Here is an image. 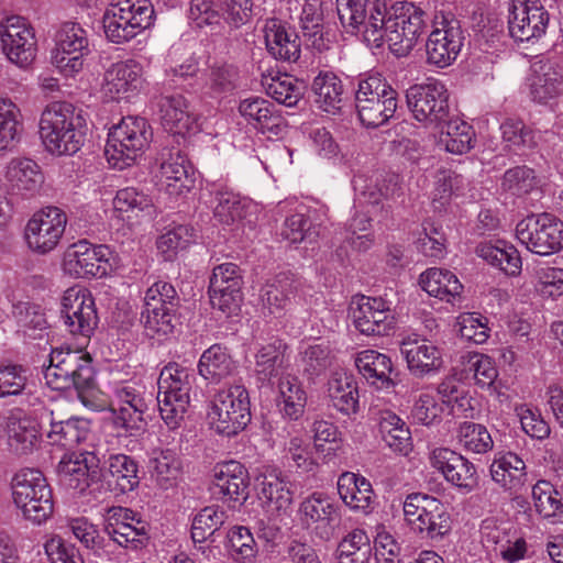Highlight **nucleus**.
I'll return each mask as SVG.
<instances>
[{
    "instance_id": "obj_1",
    "label": "nucleus",
    "mask_w": 563,
    "mask_h": 563,
    "mask_svg": "<svg viewBox=\"0 0 563 563\" xmlns=\"http://www.w3.org/2000/svg\"><path fill=\"white\" fill-rule=\"evenodd\" d=\"M87 120L82 109L66 101L52 102L40 119V136L52 155H74L85 144Z\"/></svg>"
},
{
    "instance_id": "obj_2",
    "label": "nucleus",
    "mask_w": 563,
    "mask_h": 563,
    "mask_svg": "<svg viewBox=\"0 0 563 563\" xmlns=\"http://www.w3.org/2000/svg\"><path fill=\"white\" fill-rule=\"evenodd\" d=\"M154 9L150 0H113L102 18L106 37L124 44L150 27Z\"/></svg>"
},
{
    "instance_id": "obj_3",
    "label": "nucleus",
    "mask_w": 563,
    "mask_h": 563,
    "mask_svg": "<svg viewBox=\"0 0 563 563\" xmlns=\"http://www.w3.org/2000/svg\"><path fill=\"white\" fill-rule=\"evenodd\" d=\"M194 373L177 364H167L159 374L157 404L164 422L175 429L180 424L190 402Z\"/></svg>"
},
{
    "instance_id": "obj_4",
    "label": "nucleus",
    "mask_w": 563,
    "mask_h": 563,
    "mask_svg": "<svg viewBox=\"0 0 563 563\" xmlns=\"http://www.w3.org/2000/svg\"><path fill=\"white\" fill-rule=\"evenodd\" d=\"M210 428L218 434L233 437L251 421L249 391L242 385L220 389L212 398L207 413Z\"/></svg>"
},
{
    "instance_id": "obj_5",
    "label": "nucleus",
    "mask_w": 563,
    "mask_h": 563,
    "mask_svg": "<svg viewBox=\"0 0 563 563\" xmlns=\"http://www.w3.org/2000/svg\"><path fill=\"white\" fill-rule=\"evenodd\" d=\"M428 23L426 12L412 2H399L391 7L383 35V45L387 44L397 57L407 56L415 47Z\"/></svg>"
},
{
    "instance_id": "obj_6",
    "label": "nucleus",
    "mask_w": 563,
    "mask_h": 563,
    "mask_svg": "<svg viewBox=\"0 0 563 563\" xmlns=\"http://www.w3.org/2000/svg\"><path fill=\"white\" fill-rule=\"evenodd\" d=\"M44 378L46 384L55 390L74 387L81 399L95 387L91 358L73 351H53L49 365L44 371Z\"/></svg>"
},
{
    "instance_id": "obj_7",
    "label": "nucleus",
    "mask_w": 563,
    "mask_h": 563,
    "mask_svg": "<svg viewBox=\"0 0 563 563\" xmlns=\"http://www.w3.org/2000/svg\"><path fill=\"white\" fill-rule=\"evenodd\" d=\"M355 107L364 126L378 128L394 117L397 91L379 75L369 76L358 81Z\"/></svg>"
},
{
    "instance_id": "obj_8",
    "label": "nucleus",
    "mask_w": 563,
    "mask_h": 563,
    "mask_svg": "<svg viewBox=\"0 0 563 563\" xmlns=\"http://www.w3.org/2000/svg\"><path fill=\"white\" fill-rule=\"evenodd\" d=\"M152 136L147 121L139 117H124L108 134L106 155L114 167L123 169L140 157Z\"/></svg>"
},
{
    "instance_id": "obj_9",
    "label": "nucleus",
    "mask_w": 563,
    "mask_h": 563,
    "mask_svg": "<svg viewBox=\"0 0 563 563\" xmlns=\"http://www.w3.org/2000/svg\"><path fill=\"white\" fill-rule=\"evenodd\" d=\"M339 19L343 26L363 35L367 45L383 46L385 21L389 14L380 0H336Z\"/></svg>"
},
{
    "instance_id": "obj_10",
    "label": "nucleus",
    "mask_w": 563,
    "mask_h": 563,
    "mask_svg": "<svg viewBox=\"0 0 563 563\" xmlns=\"http://www.w3.org/2000/svg\"><path fill=\"white\" fill-rule=\"evenodd\" d=\"M12 496L23 516L34 523H42L53 512L52 492L38 470L19 471L12 479Z\"/></svg>"
},
{
    "instance_id": "obj_11",
    "label": "nucleus",
    "mask_w": 563,
    "mask_h": 563,
    "mask_svg": "<svg viewBox=\"0 0 563 563\" xmlns=\"http://www.w3.org/2000/svg\"><path fill=\"white\" fill-rule=\"evenodd\" d=\"M406 102L413 119L426 128H439L450 117L449 92L439 80H428L406 90Z\"/></svg>"
},
{
    "instance_id": "obj_12",
    "label": "nucleus",
    "mask_w": 563,
    "mask_h": 563,
    "mask_svg": "<svg viewBox=\"0 0 563 563\" xmlns=\"http://www.w3.org/2000/svg\"><path fill=\"white\" fill-rule=\"evenodd\" d=\"M90 53L87 31L76 22H66L57 31L51 60L65 77L78 74Z\"/></svg>"
},
{
    "instance_id": "obj_13",
    "label": "nucleus",
    "mask_w": 563,
    "mask_h": 563,
    "mask_svg": "<svg viewBox=\"0 0 563 563\" xmlns=\"http://www.w3.org/2000/svg\"><path fill=\"white\" fill-rule=\"evenodd\" d=\"M516 235L530 252L548 256L563 249V222L550 213L530 216L516 227Z\"/></svg>"
},
{
    "instance_id": "obj_14",
    "label": "nucleus",
    "mask_w": 563,
    "mask_h": 563,
    "mask_svg": "<svg viewBox=\"0 0 563 563\" xmlns=\"http://www.w3.org/2000/svg\"><path fill=\"white\" fill-rule=\"evenodd\" d=\"M152 402V394L133 380L114 385L111 396V409L115 423L126 431H141L145 427L144 413Z\"/></svg>"
},
{
    "instance_id": "obj_15",
    "label": "nucleus",
    "mask_w": 563,
    "mask_h": 563,
    "mask_svg": "<svg viewBox=\"0 0 563 563\" xmlns=\"http://www.w3.org/2000/svg\"><path fill=\"white\" fill-rule=\"evenodd\" d=\"M68 222L64 210L47 206L36 211L25 227V240L36 253L47 254L60 242Z\"/></svg>"
},
{
    "instance_id": "obj_16",
    "label": "nucleus",
    "mask_w": 563,
    "mask_h": 563,
    "mask_svg": "<svg viewBox=\"0 0 563 563\" xmlns=\"http://www.w3.org/2000/svg\"><path fill=\"white\" fill-rule=\"evenodd\" d=\"M62 319L71 334L89 338L98 324L95 299L82 287L68 288L62 298Z\"/></svg>"
},
{
    "instance_id": "obj_17",
    "label": "nucleus",
    "mask_w": 563,
    "mask_h": 563,
    "mask_svg": "<svg viewBox=\"0 0 563 563\" xmlns=\"http://www.w3.org/2000/svg\"><path fill=\"white\" fill-rule=\"evenodd\" d=\"M0 40L2 51L12 64L20 68L32 64L36 56V42L31 26L23 18L12 15L1 21Z\"/></svg>"
},
{
    "instance_id": "obj_18",
    "label": "nucleus",
    "mask_w": 563,
    "mask_h": 563,
    "mask_svg": "<svg viewBox=\"0 0 563 563\" xmlns=\"http://www.w3.org/2000/svg\"><path fill=\"white\" fill-rule=\"evenodd\" d=\"M464 33L455 19L443 18L437 22L426 43L427 62L440 68L450 66L459 56Z\"/></svg>"
},
{
    "instance_id": "obj_19",
    "label": "nucleus",
    "mask_w": 563,
    "mask_h": 563,
    "mask_svg": "<svg viewBox=\"0 0 563 563\" xmlns=\"http://www.w3.org/2000/svg\"><path fill=\"white\" fill-rule=\"evenodd\" d=\"M351 316L355 328L366 335H386L395 327L390 306L380 297L355 298L352 301Z\"/></svg>"
},
{
    "instance_id": "obj_20",
    "label": "nucleus",
    "mask_w": 563,
    "mask_h": 563,
    "mask_svg": "<svg viewBox=\"0 0 563 563\" xmlns=\"http://www.w3.org/2000/svg\"><path fill=\"white\" fill-rule=\"evenodd\" d=\"M549 13L532 0H516L510 10L508 29L516 42H532L545 34Z\"/></svg>"
},
{
    "instance_id": "obj_21",
    "label": "nucleus",
    "mask_w": 563,
    "mask_h": 563,
    "mask_svg": "<svg viewBox=\"0 0 563 563\" xmlns=\"http://www.w3.org/2000/svg\"><path fill=\"white\" fill-rule=\"evenodd\" d=\"M108 247L86 240L70 245L64 255L65 273L76 278L102 276L107 273Z\"/></svg>"
},
{
    "instance_id": "obj_22",
    "label": "nucleus",
    "mask_w": 563,
    "mask_h": 563,
    "mask_svg": "<svg viewBox=\"0 0 563 563\" xmlns=\"http://www.w3.org/2000/svg\"><path fill=\"white\" fill-rule=\"evenodd\" d=\"M430 463L449 483L464 493H471L477 486L475 465L451 449H434L430 454Z\"/></svg>"
},
{
    "instance_id": "obj_23",
    "label": "nucleus",
    "mask_w": 563,
    "mask_h": 563,
    "mask_svg": "<svg viewBox=\"0 0 563 563\" xmlns=\"http://www.w3.org/2000/svg\"><path fill=\"white\" fill-rule=\"evenodd\" d=\"M2 427L7 443L15 454L33 452L40 441V427L36 419L22 409L10 410L4 417Z\"/></svg>"
},
{
    "instance_id": "obj_24",
    "label": "nucleus",
    "mask_w": 563,
    "mask_h": 563,
    "mask_svg": "<svg viewBox=\"0 0 563 563\" xmlns=\"http://www.w3.org/2000/svg\"><path fill=\"white\" fill-rule=\"evenodd\" d=\"M156 106L161 123L167 132L184 135L196 130L197 118L183 95H162L157 98Z\"/></svg>"
},
{
    "instance_id": "obj_25",
    "label": "nucleus",
    "mask_w": 563,
    "mask_h": 563,
    "mask_svg": "<svg viewBox=\"0 0 563 563\" xmlns=\"http://www.w3.org/2000/svg\"><path fill=\"white\" fill-rule=\"evenodd\" d=\"M302 525L314 529L321 537H328L340 520L338 505L322 493H313L299 507Z\"/></svg>"
},
{
    "instance_id": "obj_26",
    "label": "nucleus",
    "mask_w": 563,
    "mask_h": 563,
    "mask_svg": "<svg viewBox=\"0 0 563 563\" xmlns=\"http://www.w3.org/2000/svg\"><path fill=\"white\" fill-rule=\"evenodd\" d=\"M288 345L279 338H271L258 345L255 353L254 374L263 385L273 386L275 379L287 372Z\"/></svg>"
},
{
    "instance_id": "obj_27",
    "label": "nucleus",
    "mask_w": 563,
    "mask_h": 563,
    "mask_svg": "<svg viewBox=\"0 0 563 563\" xmlns=\"http://www.w3.org/2000/svg\"><path fill=\"white\" fill-rule=\"evenodd\" d=\"M249 472L240 462L232 460L214 466V494L222 498L243 504L249 497Z\"/></svg>"
},
{
    "instance_id": "obj_28",
    "label": "nucleus",
    "mask_w": 563,
    "mask_h": 563,
    "mask_svg": "<svg viewBox=\"0 0 563 563\" xmlns=\"http://www.w3.org/2000/svg\"><path fill=\"white\" fill-rule=\"evenodd\" d=\"M261 477L258 496L266 512L277 516L286 511L294 496L286 476L276 467H266Z\"/></svg>"
},
{
    "instance_id": "obj_29",
    "label": "nucleus",
    "mask_w": 563,
    "mask_h": 563,
    "mask_svg": "<svg viewBox=\"0 0 563 563\" xmlns=\"http://www.w3.org/2000/svg\"><path fill=\"white\" fill-rule=\"evenodd\" d=\"M141 74V65L133 59L114 63L104 71L101 91L111 100L126 98L137 90Z\"/></svg>"
},
{
    "instance_id": "obj_30",
    "label": "nucleus",
    "mask_w": 563,
    "mask_h": 563,
    "mask_svg": "<svg viewBox=\"0 0 563 563\" xmlns=\"http://www.w3.org/2000/svg\"><path fill=\"white\" fill-rule=\"evenodd\" d=\"M531 98L539 103H547L563 95V73L559 65L550 60L532 64L528 78Z\"/></svg>"
},
{
    "instance_id": "obj_31",
    "label": "nucleus",
    "mask_w": 563,
    "mask_h": 563,
    "mask_svg": "<svg viewBox=\"0 0 563 563\" xmlns=\"http://www.w3.org/2000/svg\"><path fill=\"white\" fill-rule=\"evenodd\" d=\"M157 162L159 164L157 177L170 195H181L192 187L194 179L189 174V163L180 151L164 148Z\"/></svg>"
},
{
    "instance_id": "obj_32",
    "label": "nucleus",
    "mask_w": 563,
    "mask_h": 563,
    "mask_svg": "<svg viewBox=\"0 0 563 563\" xmlns=\"http://www.w3.org/2000/svg\"><path fill=\"white\" fill-rule=\"evenodd\" d=\"M401 354L409 371L418 377L439 371L443 363L440 350L430 341L418 336H408L402 341Z\"/></svg>"
},
{
    "instance_id": "obj_33",
    "label": "nucleus",
    "mask_w": 563,
    "mask_h": 563,
    "mask_svg": "<svg viewBox=\"0 0 563 563\" xmlns=\"http://www.w3.org/2000/svg\"><path fill=\"white\" fill-rule=\"evenodd\" d=\"M265 44L268 53L283 62L294 63L300 57L298 34L277 19H269L264 26Z\"/></svg>"
},
{
    "instance_id": "obj_34",
    "label": "nucleus",
    "mask_w": 563,
    "mask_h": 563,
    "mask_svg": "<svg viewBox=\"0 0 563 563\" xmlns=\"http://www.w3.org/2000/svg\"><path fill=\"white\" fill-rule=\"evenodd\" d=\"M98 457L89 451L71 452L58 463V475L73 489L84 492L89 486V476L96 473Z\"/></svg>"
},
{
    "instance_id": "obj_35",
    "label": "nucleus",
    "mask_w": 563,
    "mask_h": 563,
    "mask_svg": "<svg viewBox=\"0 0 563 563\" xmlns=\"http://www.w3.org/2000/svg\"><path fill=\"white\" fill-rule=\"evenodd\" d=\"M239 113L258 131L277 134L280 130L282 117L275 106L261 97H250L239 103Z\"/></svg>"
},
{
    "instance_id": "obj_36",
    "label": "nucleus",
    "mask_w": 563,
    "mask_h": 563,
    "mask_svg": "<svg viewBox=\"0 0 563 563\" xmlns=\"http://www.w3.org/2000/svg\"><path fill=\"white\" fill-rule=\"evenodd\" d=\"M24 132L20 108L9 98H0V156L13 152Z\"/></svg>"
},
{
    "instance_id": "obj_37",
    "label": "nucleus",
    "mask_w": 563,
    "mask_h": 563,
    "mask_svg": "<svg viewBox=\"0 0 563 563\" xmlns=\"http://www.w3.org/2000/svg\"><path fill=\"white\" fill-rule=\"evenodd\" d=\"M278 407L283 417L298 420L305 411L307 396L298 377L286 372L276 379Z\"/></svg>"
},
{
    "instance_id": "obj_38",
    "label": "nucleus",
    "mask_w": 563,
    "mask_h": 563,
    "mask_svg": "<svg viewBox=\"0 0 563 563\" xmlns=\"http://www.w3.org/2000/svg\"><path fill=\"white\" fill-rule=\"evenodd\" d=\"M236 371V364L229 354L227 347L213 344L207 349L198 362V373L211 384H219L232 376Z\"/></svg>"
},
{
    "instance_id": "obj_39",
    "label": "nucleus",
    "mask_w": 563,
    "mask_h": 563,
    "mask_svg": "<svg viewBox=\"0 0 563 563\" xmlns=\"http://www.w3.org/2000/svg\"><path fill=\"white\" fill-rule=\"evenodd\" d=\"M240 82V71L233 64L216 60L205 71L203 89L210 98H223L232 93Z\"/></svg>"
},
{
    "instance_id": "obj_40",
    "label": "nucleus",
    "mask_w": 563,
    "mask_h": 563,
    "mask_svg": "<svg viewBox=\"0 0 563 563\" xmlns=\"http://www.w3.org/2000/svg\"><path fill=\"white\" fill-rule=\"evenodd\" d=\"M355 365L368 384L377 388H388L393 385V363L389 356L374 350H364L357 353Z\"/></svg>"
},
{
    "instance_id": "obj_41",
    "label": "nucleus",
    "mask_w": 563,
    "mask_h": 563,
    "mask_svg": "<svg viewBox=\"0 0 563 563\" xmlns=\"http://www.w3.org/2000/svg\"><path fill=\"white\" fill-rule=\"evenodd\" d=\"M338 493L343 503L352 510L367 514L373 503L371 483L354 473H343L338 479Z\"/></svg>"
},
{
    "instance_id": "obj_42",
    "label": "nucleus",
    "mask_w": 563,
    "mask_h": 563,
    "mask_svg": "<svg viewBox=\"0 0 563 563\" xmlns=\"http://www.w3.org/2000/svg\"><path fill=\"white\" fill-rule=\"evenodd\" d=\"M4 177L12 191L22 195L36 191L43 181L40 166L22 157L12 158L8 163Z\"/></svg>"
},
{
    "instance_id": "obj_43",
    "label": "nucleus",
    "mask_w": 563,
    "mask_h": 563,
    "mask_svg": "<svg viewBox=\"0 0 563 563\" xmlns=\"http://www.w3.org/2000/svg\"><path fill=\"white\" fill-rule=\"evenodd\" d=\"M476 254L487 264L503 271L509 276H517L521 272V258L517 249L505 242H482L476 246Z\"/></svg>"
},
{
    "instance_id": "obj_44",
    "label": "nucleus",
    "mask_w": 563,
    "mask_h": 563,
    "mask_svg": "<svg viewBox=\"0 0 563 563\" xmlns=\"http://www.w3.org/2000/svg\"><path fill=\"white\" fill-rule=\"evenodd\" d=\"M419 284L430 296L446 302H453L460 297L463 286L450 271L432 267L420 275Z\"/></svg>"
},
{
    "instance_id": "obj_45",
    "label": "nucleus",
    "mask_w": 563,
    "mask_h": 563,
    "mask_svg": "<svg viewBox=\"0 0 563 563\" xmlns=\"http://www.w3.org/2000/svg\"><path fill=\"white\" fill-rule=\"evenodd\" d=\"M438 129H440L438 144L449 153L462 155L474 145V130L465 121L448 118Z\"/></svg>"
},
{
    "instance_id": "obj_46",
    "label": "nucleus",
    "mask_w": 563,
    "mask_h": 563,
    "mask_svg": "<svg viewBox=\"0 0 563 563\" xmlns=\"http://www.w3.org/2000/svg\"><path fill=\"white\" fill-rule=\"evenodd\" d=\"M311 90L316 104L324 112L335 114L342 107L343 85L341 79L330 71L314 77Z\"/></svg>"
},
{
    "instance_id": "obj_47",
    "label": "nucleus",
    "mask_w": 563,
    "mask_h": 563,
    "mask_svg": "<svg viewBox=\"0 0 563 563\" xmlns=\"http://www.w3.org/2000/svg\"><path fill=\"white\" fill-rule=\"evenodd\" d=\"M328 395L332 406L342 413L351 415L356 412L358 391L352 375L334 373L328 382Z\"/></svg>"
},
{
    "instance_id": "obj_48",
    "label": "nucleus",
    "mask_w": 563,
    "mask_h": 563,
    "mask_svg": "<svg viewBox=\"0 0 563 563\" xmlns=\"http://www.w3.org/2000/svg\"><path fill=\"white\" fill-rule=\"evenodd\" d=\"M296 289L295 282L289 276L285 274L278 275L263 288V308L269 314L282 316L291 305Z\"/></svg>"
},
{
    "instance_id": "obj_49",
    "label": "nucleus",
    "mask_w": 563,
    "mask_h": 563,
    "mask_svg": "<svg viewBox=\"0 0 563 563\" xmlns=\"http://www.w3.org/2000/svg\"><path fill=\"white\" fill-rule=\"evenodd\" d=\"M150 470L155 484L167 490L178 484L183 473V464L176 452L166 449L151 459Z\"/></svg>"
},
{
    "instance_id": "obj_50",
    "label": "nucleus",
    "mask_w": 563,
    "mask_h": 563,
    "mask_svg": "<svg viewBox=\"0 0 563 563\" xmlns=\"http://www.w3.org/2000/svg\"><path fill=\"white\" fill-rule=\"evenodd\" d=\"M114 210L122 220L131 221L142 214L152 216L154 205L144 192L133 187L120 189L113 199Z\"/></svg>"
},
{
    "instance_id": "obj_51",
    "label": "nucleus",
    "mask_w": 563,
    "mask_h": 563,
    "mask_svg": "<svg viewBox=\"0 0 563 563\" xmlns=\"http://www.w3.org/2000/svg\"><path fill=\"white\" fill-rule=\"evenodd\" d=\"M262 85L271 98L287 107L296 106L302 97L301 85L288 74L265 75Z\"/></svg>"
},
{
    "instance_id": "obj_52",
    "label": "nucleus",
    "mask_w": 563,
    "mask_h": 563,
    "mask_svg": "<svg viewBox=\"0 0 563 563\" xmlns=\"http://www.w3.org/2000/svg\"><path fill=\"white\" fill-rule=\"evenodd\" d=\"M379 432L386 445L395 452L407 454L411 448L410 431L394 412L384 411L379 418Z\"/></svg>"
},
{
    "instance_id": "obj_53",
    "label": "nucleus",
    "mask_w": 563,
    "mask_h": 563,
    "mask_svg": "<svg viewBox=\"0 0 563 563\" xmlns=\"http://www.w3.org/2000/svg\"><path fill=\"white\" fill-rule=\"evenodd\" d=\"M371 542L362 529H354L338 545V563H369Z\"/></svg>"
},
{
    "instance_id": "obj_54",
    "label": "nucleus",
    "mask_w": 563,
    "mask_h": 563,
    "mask_svg": "<svg viewBox=\"0 0 563 563\" xmlns=\"http://www.w3.org/2000/svg\"><path fill=\"white\" fill-rule=\"evenodd\" d=\"M523 460L512 452L497 456L490 465L492 478L505 488H512L525 475Z\"/></svg>"
},
{
    "instance_id": "obj_55",
    "label": "nucleus",
    "mask_w": 563,
    "mask_h": 563,
    "mask_svg": "<svg viewBox=\"0 0 563 563\" xmlns=\"http://www.w3.org/2000/svg\"><path fill=\"white\" fill-rule=\"evenodd\" d=\"M468 181L462 175L451 170L441 169L435 175L432 202L435 209L445 207L453 196L463 195Z\"/></svg>"
},
{
    "instance_id": "obj_56",
    "label": "nucleus",
    "mask_w": 563,
    "mask_h": 563,
    "mask_svg": "<svg viewBox=\"0 0 563 563\" xmlns=\"http://www.w3.org/2000/svg\"><path fill=\"white\" fill-rule=\"evenodd\" d=\"M459 444L467 452L484 454L494 446V441L487 428L481 423L465 421L456 430Z\"/></svg>"
},
{
    "instance_id": "obj_57",
    "label": "nucleus",
    "mask_w": 563,
    "mask_h": 563,
    "mask_svg": "<svg viewBox=\"0 0 563 563\" xmlns=\"http://www.w3.org/2000/svg\"><path fill=\"white\" fill-rule=\"evenodd\" d=\"M505 147L514 153H523L537 145L533 131L521 120L507 119L500 125Z\"/></svg>"
},
{
    "instance_id": "obj_58",
    "label": "nucleus",
    "mask_w": 563,
    "mask_h": 563,
    "mask_svg": "<svg viewBox=\"0 0 563 563\" xmlns=\"http://www.w3.org/2000/svg\"><path fill=\"white\" fill-rule=\"evenodd\" d=\"M331 365V350L325 343L303 346L299 352L298 366L309 378L321 375Z\"/></svg>"
},
{
    "instance_id": "obj_59",
    "label": "nucleus",
    "mask_w": 563,
    "mask_h": 563,
    "mask_svg": "<svg viewBox=\"0 0 563 563\" xmlns=\"http://www.w3.org/2000/svg\"><path fill=\"white\" fill-rule=\"evenodd\" d=\"M108 471L122 493L131 492L139 485L137 464L125 454L111 455Z\"/></svg>"
},
{
    "instance_id": "obj_60",
    "label": "nucleus",
    "mask_w": 563,
    "mask_h": 563,
    "mask_svg": "<svg viewBox=\"0 0 563 563\" xmlns=\"http://www.w3.org/2000/svg\"><path fill=\"white\" fill-rule=\"evenodd\" d=\"M225 521V512L216 506L201 509L194 518L191 538L194 542H203L211 537Z\"/></svg>"
},
{
    "instance_id": "obj_61",
    "label": "nucleus",
    "mask_w": 563,
    "mask_h": 563,
    "mask_svg": "<svg viewBox=\"0 0 563 563\" xmlns=\"http://www.w3.org/2000/svg\"><path fill=\"white\" fill-rule=\"evenodd\" d=\"M538 187V179L532 168L516 166L505 172L501 188L512 196L522 197Z\"/></svg>"
},
{
    "instance_id": "obj_62",
    "label": "nucleus",
    "mask_w": 563,
    "mask_h": 563,
    "mask_svg": "<svg viewBox=\"0 0 563 563\" xmlns=\"http://www.w3.org/2000/svg\"><path fill=\"white\" fill-rule=\"evenodd\" d=\"M533 505L537 512L543 518L555 517L562 512L563 504L559 493L548 481H539L532 487Z\"/></svg>"
},
{
    "instance_id": "obj_63",
    "label": "nucleus",
    "mask_w": 563,
    "mask_h": 563,
    "mask_svg": "<svg viewBox=\"0 0 563 563\" xmlns=\"http://www.w3.org/2000/svg\"><path fill=\"white\" fill-rule=\"evenodd\" d=\"M177 310L143 308L141 323L150 336H166L175 329Z\"/></svg>"
},
{
    "instance_id": "obj_64",
    "label": "nucleus",
    "mask_w": 563,
    "mask_h": 563,
    "mask_svg": "<svg viewBox=\"0 0 563 563\" xmlns=\"http://www.w3.org/2000/svg\"><path fill=\"white\" fill-rule=\"evenodd\" d=\"M179 301L175 287L166 280H158L145 291L143 308L177 310Z\"/></svg>"
}]
</instances>
